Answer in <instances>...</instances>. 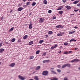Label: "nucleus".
Listing matches in <instances>:
<instances>
[{
    "label": "nucleus",
    "mask_w": 80,
    "mask_h": 80,
    "mask_svg": "<svg viewBox=\"0 0 80 80\" xmlns=\"http://www.w3.org/2000/svg\"><path fill=\"white\" fill-rule=\"evenodd\" d=\"M15 63H12L10 64L9 66H10V67H13L15 66Z\"/></svg>",
    "instance_id": "obj_4"
},
{
    "label": "nucleus",
    "mask_w": 80,
    "mask_h": 80,
    "mask_svg": "<svg viewBox=\"0 0 80 80\" xmlns=\"http://www.w3.org/2000/svg\"><path fill=\"white\" fill-rule=\"evenodd\" d=\"M58 46V45L57 44H55V46H54V48H57Z\"/></svg>",
    "instance_id": "obj_39"
},
{
    "label": "nucleus",
    "mask_w": 80,
    "mask_h": 80,
    "mask_svg": "<svg viewBox=\"0 0 80 80\" xmlns=\"http://www.w3.org/2000/svg\"><path fill=\"white\" fill-rule=\"evenodd\" d=\"M1 63H2V62H0V65H1Z\"/></svg>",
    "instance_id": "obj_60"
},
{
    "label": "nucleus",
    "mask_w": 80,
    "mask_h": 80,
    "mask_svg": "<svg viewBox=\"0 0 80 80\" xmlns=\"http://www.w3.org/2000/svg\"><path fill=\"white\" fill-rule=\"evenodd\" d=\"M57 71L58 73H60L61 72V70L60 69H57Z\"/></svg>",
    "instance_id": "obj_36"
},
{
    "label": "nucleus",
    "mask_w": 80,
    "mask_h": 80,
    "mask_svg": "<svg viewBox=\"0 0 80 80\" xmlns=\"http://www.w3.org/2000/svg\"><path fill=\"white\" fill-rule=\"evenodd\" d=\"M30 3V2H28L26 3V4L28 5H29Z\"/></svg>",
    "instance_id": "obj_37"
},
{
    "label": "nucleus",
    "mask_w": 80,
    "mask_h": 80,
    "mask_svg": "<svg viewBox=\"0 0 80 80\" xmlns=\"http://www.w3.org/2000/svg\"><path fill=\"white\" fill-rule=\"evenodd\" d=\"M74 12H77L78 11V10H76L75 9H74Z\"/></svg>",
    "instance_id": "obj_48"
},
{
    "label": "nucleus",
    "mask_w": 80,
    "mask_h": 80,
    "mask_svg": "<svg viewBox=\"0 0 80 80\" xmlns=\"http://www.w3.org/2000/svg\"><path fill=\"white\" fill-rule=\"evenodd\" d=\"M39 53H40V50L37 51L36 52V54H39Z\"/></svg>",
    "instance_id": "obj_31"
},
{
    "label": "nucleus",
    "mask_w": 80,
    "mask_h": 80,
    "mask_svg": "<svg viewBox=\"0 0 80 80\" xmlns=\"http://www.w3.org/2000/svg\"><path fill=\"white\" fill-rule=\"evenodd\" d=\"M79 70H80V67L78 68Z\"/></svg>",
    "instance_id": "obj_56"
},
{
    "label": "nucleus",
    "mask_w": 80,
    "mask_h": 80,
    "mask_svg": "<svg viewBox=\"0 0 80 80\" xmlns=\"http://www.w3.org/2000/svg\"><path fill=\"white\" fill-rule=\"evenodd\" d=\"M10 13H12V11H10Z\"/></svg>",
    "instance_id": "obj_59"
},
{
    "label": "nucleus",
    "mask_w": 80,
    "mask_h": 80,
    "mask_svg": "<svg viewBox=\"0 0 80 80\" xmlns=\"http://www.w3.org/2000/svg\"><path fill=\"white\" fill-rule=\"evenodd\" d=\"M4 51V49L1 48L0 49V53H2Z\"/></svg>",
    "instance_id": "obj_21"
},
{
    "label": "nucleus",
    "mask_w": 80,
    "mask_h": 80,
    "mask_svg": "<svg viewBox=\"0 0 80 80\" xmlns=\"http://www.w3.org/2000/svg\"><path fill=\"white\" fill-rule=\"evenodd\" d=\"M57 67H58V68H61V66H60V65H58L57 66Z\"/></svg>",
    "instance_id": "obj_41"
},
{
    "label": "nucleus",
    "mask_w": 80,
    "mask_h": 80,
    "mask_svg": "<svg viewBox=\"0 0 80 80\" xmlns=\"http://www.w3.org/2000/svg\"><path fill=\"white\" fill-rule=\"evenodd\" d=\"M64 80H68V78H64Z\"/></svg>",
    "instance_id": "obj_47"
},
{
    "label": "nucleus",
    "mask_w": 80,
    "mask_h": 80,
    "mask_svg": "<svg viewBox=\"0 0 80 80\" xmlns=\"http://www.w3.org/2000/svg\"><path fill=\"white\" fill-rule=\"evenodd\" d=\"M64 45H68V42H66L64 43Z\"/></svg>",
    "instance_id": "obj_34"
},
{
    "label": "nucleus",
    "mask_w": 80,
    "mask_h": 80,
    "mask_svg": "<svg viewBox=\"0 0 80 80\" xmlns=\"http://www.w3.org/2000/svg\"><path fill=\"white\" fill-rule=\"evenodd\" d=\"M29 29H31V28H32V24L30 23L29 24Z\"/></svg>",
    "instance_id": "obj_11"
},
{
    "label": "nucleus",
    "mask_w": 80,
    "mask_h": 80,
    "mask_svg": "<svg viewBox=\"0 0 80 80\" xmlns=\"http://www.w3.org/2000/svg\"><path fill=\"white\" fill-rule=\"evenodd\" d=\"M48 74V72L47 71H43L42 72V75L45 76L47 75Z\"/></svg>",
    "instance_id": "obj_1"
},
{
    "label": "nucleus",
    "mask_w": 80,
    "mask_h": 80,
    "mask_svg": "<svg viewBox=\"0 0 80 80\" xmlns=\"http://www.w3.org/2000/svg\"><path fill=\"white\" fill-rule=\"evenodd\" d=\"M40 66H38L36 67V70H39V69H40Z\"/></svg>",
    "instance_id": "obj_17"
},
{
    "label": "nucleus",
    "mask_w": 80,
    "mask_h": 80,
    "mask_svg": "<svg viewBox=\"0 0 80 80\" xmlns=\"http://www.w3.org/2000/svg\"><path fill=\"white\" fill-rule=\"evenodd\" d=\"M2 43H0V47H2Z\"/></svg>",
    "instance_id": "obj_49"
},
{
    "label": "nucleus",
    "mask_w": 80,
    "mask_h": 80,
    "mask_svg": "<svg viewBox=\"0 0 80 80\" xmlns=\"http://www.w3.org/2000/svg\"><path fill=\"white\" fill-rule=\"evenodd\" d=\"M67 67L66 66V64H64V65H62V68H65V67Z\"/></svg>",
    "instance_id": "obj_25"
},
{
    "label": "nucleus",
    "mask_w": 80,
    "mask_h": 80,
    "mask_svg": "<svg viewBox=\"0 0 80 80\" xmlns=\"http://www.w3.org/2000/svg\"><path fill=\"white\" fill-rule=\"evenodd\" d=\"M62 2L63 3H65L67 2V0H62Z\"/></svg>",
    "instance_id": "obj_44"
},
{
    "label": "nucleus",
    "mask_w": 80,
    "mask_h": 80,
    "mask_svg": "<svg viewBox=\"0 0 80 80\" xmlns=\"http://www.w3.org/2000/svg\"><path fill=\"white\" fill-rule=\"evenodd\" d=\"M72 51H69V53H72Z\"/></svg>",
    "instance_id": "obj_50"
},
{
    "label": "nucleus",
    "mask_w": 80,
    "mask_h": 80,
    "mask_svg": "<svg viewBox=\"0 0 80 80\" xmlns=\"http://www.w3.org/2000/svg\"><path fill=\"white\" fill-rule=\"evenodd\" d=\"M79 2V1H76L73 2V3L74 4H77Z\"/></svg>",
    "instance_id": "obj_20"
},
{
    "label": "nucleus",
    "mask_w": 80,
    "mask_h": 80,
    "mask_svg": "<svg viewBox=\"0 0 80 80\" xmlns=\"http://www.w3.org/2000/svg\"><path fill=\"white\" fill-rule=\"evenodd\" d=\"M43 3L44 4H47V1L46 0H44Z\"/></svg>",
    "instance_id": "obj_28"
},
{
    "label": "nucleus",
    "mask_w": 80,
    "mask_h": 80,
    "mask_svg": "<svg viewBox=\"0 0 80 80\" xmlns=\"http://www.w3.org/2000/svg\"><path fill=\"white\" fill-rule=\"evenodd\" d=\"M23 7H24V8H27V5H24L23 6Z\"/></svg>",
    "instance_id": "obj_42"
},
{
    "label": "nucleus",
    "mask_w": 80,
    "mask_h": 80,
    "mask_svg": "<svg viewBox=\"0 0 80 80\" xmlns=\"http://www.w3.org/2000/svg\"><path fill=\"white\" fill-rule=\"evenodd\" d=\"M33 41H31L29 42V45H32V44H33Z\"/></svg>",
    "instance_id": "obj_19"
},
{
    "label": "nucleus",
    "mask_w": 80,
    "mask_h": 80,
    "mask_svg": "<svg viewBox=\"0 0 80 80\" xmlns=\"http://www.w3.org/2000/svg\"><path fill=\"white\" fill-rule=\"evenodd\" d=\"M64 27L62 25H59L56 26V28H63Z\"/></svg>",
    "instance_id": "obj_6"
},
{
    "label": "nucleus",
    "mask_w": 80,
    "mask_h": 80,
    "mask_svg": "<svg viewBox=\"0 0 80 80\" xmlns=\"http://www.w3.org/2000/svg\"><path fill=\"white\" fill-rule=\"evenodd\" d=\"M36 5V3L35 2H33L32 3V6H35Z\"/></svg>",
    "instance_id": "obj_23"
},
{
    "label": "nucleus",
    "mask_w": 80,
    "mask_h": 80,
    "mask_svg": "<svg viewBox=\"0 0 80 80\" xmlns=\"http://www.w3.org/2000/svg\"><path fill=\"white\" fill-rule=\"evenodd\" d=\"M53 33V32L52 31H49L48 32V34L49 35H51Z\"/></svg>",
    "instance_id": "obj_18"
},
{
    "label": "nucleus",
    "mask_w": 80,
    "mask_h": 80,
    "mask_svg": "<svg viewBox=\"0 0 80 80\" xmlns=\"http://www.w3.org/2000/svg\"><path fill=\"white\" fill-rule=\"evenodd\" d=\"M21 42V40L20 39H19L18 41V42Z\"/></svg>",
    "instance_id": "obj_52"
},
{
    "label": "nucleus",
    "mask_w": 80,
    "mask_h": 80,
    "mask_svg": "<svg viewBox=\"0 0 80 80\" xmlns=\"http://www.w3.org/2000/svg\"><path fill=\"white\" fill-rule=\"evenodd\" d=\"M14 28H11L9 30V32H12V30H13L14 29Z\"/></svg>",
    "instance_id": "obj_33"
},
{
    "label": "nucleus",
    "mask_w": 80,
    "mask_h": 80,
    "mask_svg": "<svg viewBox=\"0 0 80 80\" xmlns=\"http://www.w3.org/2000/svg\"><path fill=\"white\" fill-rule=\"evenodd\" d=\"M45 37H48V35H46Z\"/></svg>",
    "instance_id": "obj_55"
},
{
    "label": "nucleus",
    "mask_w": 80,
    "mask_h": 80,
    "mask_svg": "<svg viewBox=\"0 0 80 80\" xmlns=\"http://www.w3.org/2000/svg\"><path fill=\"white\" fill-rule=\"evenodd\" d=\"M34 79H35V80H39V79H38V77L37 76H34Z\"/></svg>",
    "instance_id": "obj_10"
},
{
    "label": "nucleus",
    "mask_w": 80,
    "mask_h": 80,
    "mask_svg": "<svg viewBox=\"0 0 80 80\" xmlns=\"http://www.w3.org/2000/svg\"><path fill=\"white\" fill-rule=\"evenodd\" d=\"M61 52H62V51H60V52H59V53H61Z\"/></svg>",
    "instance_id": "obj_57"
},
{
    "label": "nucleus",
    "mask_w": 80,
    "mask_h": 80,
    "mask_svg": "<svg viewBox=\"0 0 80 80\" xmlns=\"http://www.w3.org/2000/svg\"><path fill=\"white\" fill-rule=\"evenodd\" d=\"M15 41V38H13L11 40V42H14Z\"/></svg>",
    "instance_id": "obj_27"
},
{
    "label": "nucleus",
    "mask_w": 80,
    "mask_h": 80,
    "mask_svg": "<svg viewBox=\"0 0 80 80\" xmlns=\"http://www.w3.org/2000/svg\"><path fill=\"white\" fill-rule=\"evenodd\" d=\"M29 58L30 59H33L34 58V56H31Z\"/></svg>",
    "instance_id": "obj_26"
},
{
    "label": "nucleus",
    "mask_w": 80,
    "mask_h": 80,
    "mask_svg": "<svg viewBox=\"0 0 80 80\" xmlns=\"http://www.w3.org/2000/svg\"><path fill=\"white\" fill-rule=\"evenodd\" d=\"M63 33L62 32H59L57 34L58 36H62Z\"/></svg>",
    "instance_id": "obj_15"
},
{
    "label": "nucleus",
    "mask_w": 80,
    "mask_h": 80,
    "mask_svg": "<svg viewBox=\"0 0 80 80\" xmlns=\"http://www.w3.org/2000/svg\"><path fill=\"white\" fill-rule=\"evenodd\" d=\"M43 40H40L39 43H40V44H41V43H43Z\"/></svg>",
    "instance_id": "obj_29"
},
{
    "label": "nucleus",
    "mask_w": 80,
    "mask_h": 80,
    "mask_svg": "<svg viewBox=\"0 0 80 80\" xmlns=\"http://www.w3.org/2000/svg\"><path fill=\"white\" fill-rule=\"evenodd\" d=\"M18 77L19 79H20V80H25V79H26L25 78H24L21 75H19Z\"/></svg>",
    "instance_id": "obj_3"
},
{
    "label": "nucleus",
    "mask_w": 80,
    "mask_h": 80,
    "mask_svg": "<svg viewBox=\"0 0 80 80\" xmlns=\"http://www.w3.org/2000/svg\"><path fill=\"white\" fill-rule=\"evenodd\" d=\"M80 62V60L78 59H75L72 60L71 61V62Z\"/></svg>",
    "instance_id": "obj_2"
},
{
    "label": "nucleus",
    "mask_w": 80,
    "mask_h": 80,
    "mask_svg": "<svg viewBox=\"0 0 80 80\" xmlns=\"http://www.w3.org/2000/svg\"><path fill=\"white\" fill-rule=\"evenodd\" d=\"M23 1H25V0H23Z\"/></svg>",
    "instance_id": "obj_63"
},
{
    "label": "nucleus",
    "mask_w": 80,
    "mask_h": 80,
    "mask_svg": "<svg viewBox=\"0 0 80 80\" xmlns=\"http://www.w3.org/2000/svg\"><path fill=\"white\" fill-rule=\"evenodd\" d=\"M77 48H75V50H77Z\"/></svg>",
    "instance_id": "obj_58"
},
{
    "label": "nucleus",
    "mask_w": 80,
    "mask_h": 80,
    "mask_svg": "<svg viewBox=\"0 0 80 80\" xmlns=\"http://www.w3.org/2000/svg\"><path fill=\"white\" fill-rule=\"evenodd\" d=\"M47 55V52H44L43 54V56H45V55Z\"/></svg>",
    "instance_id": "obj_38"
},
{
    "label": "nucleus",
    "mask_w": 80,
    "mask_h": 80,
    "mask_svg": "<svg viewBox=\"0 0 80 80\" xmlns=\"http://www.w3.org/2000/svg\"><path fill=\"white\" fill-rule=\"evenodd\" d=\"M50 62L49 60H44L43 61V63H46L47 62Z\"/></svg>",
    "instance_id": "obj_9"
},
{
    "label": "nucleus",
    "mask_w": 80,
    "mask_h": 80,
    "mask_svg": "<svg viewBox=\"0 0 80 80\" xmlns=\"http://www.w3.org/2000/svg\"><path fill=\"white\" fill-rule=\"evenodd\" d=\"M51 72L52 73H53V74H56V75H57V73L55 72V71H52Z\"/></svg>",
    "instance_id": "obj_32"
},
{
    "label": "nucleus",
    "mask_w": 80,
    "mask_h": 80,
    "mask_svg": "<svg viewBox=\"0 0 80 80\" xmlns=\"http://www.w3.org/2000/svg\"><path fill=\"white\" fill-rule=\"evenodd\" d=\"M62 8H63V7L61 6V7H59L57 9V10H61V9H62Z\"/></svg>",
    "instance_id": "obj_14"
},
{
    "label": "nucleus",
    "mask_w": 80,
    "mask_h": 80,
    "mask_svg": "<svg viewBox=\"0 0 80 80\" xmlns=\"http://www.w3.org/2000/svg\"><path fill=\"white\" fill-rule=\"evenodd\" d=\"M72 41H76V40L73 39H71L70 41L69 42H72Z\"/></svg>",
    "instance_id": "obj_35"
},
{
    "label": "nucleus",
    "mask_w": 80,
    "mask_h": 80,
    "mask_svg": "<svg viewBox=\"0 0 80 80\" xmlns=\"http://www.w3.org/2000/svg\"><path fill=\"white\" fill-rule=\"evenodd\" d=\"M19 5H20V4H19L18 6H19Z\"/></svg>",
    "instance_id": "obj_64"
},
{
    "label": "nucleus",
    "mask_w": 80,
    "mask_h": 80,
    "mask_svg": "<svg viewBox=\"0 0 80 80\" xmlns=\"http://www.w3.org/2000/svg\"><path fill=\"white\" fill-rule=\"evenodd\" d=\"M4 18H3V17L2 16L1 17V19H2L1 20H3V19Z\"/></svg>",
    "instance_id": "obj_54"
},
{
    "label": "nucleus",
    "mask_w": 80,
    "mask_h": 80,
    "mask_svg": "<svg viewBox=\"0 0 80 80\" xmlns=\"http://www.w3.org/2000/svg\"><path fill=\"white\" fill-rule=\"evenodd\" d=\"M56 17H52V19L53 20H55V19H56Z\"/></svg>",
    "instance_id": "obj_45"
},
{
    "label": "nucleus",
    "mask_w": 80,
    "mask_h": 80,
    "mask_svg": "<svg viewBox=\"0 0 80 80\" xmlns=\"http://www.w3.org/2000/svg\"><path fill=\"white\" fill-rule=\"evenodd\" d=\"M48 13H52V10H49L48 11Z\"/></svg>",
    "instance_id": "obj_40"
},
{
    "label": "nucleus",
    "mask_w": 80,
    "mask_h": 80,
    "mask_svg": "<svg viewBox=\"0 0 80 80\" xmlns=\"http://www.w3.org/2000/svg\"><path fill=\"white\" fill-rule=\"evenodd\" d=\"M77 6L80 7V3L78 4Z\"/></svg>",
    "instance_id": "obj_51"
},
{
    "label": "nucleus",
    "mask_w": 80,
    "mask_h": 80,
    "mask_svg": "<svg viewBox=\"0 0 80 80\" xmlns=\"http://www.w3.org/2000/svg\"><path fill=\"white\" fill-rule=\"evenodd\" d=\"M54 48H55V47H54V46H52V47H51V49H53Z\"/></svg>",
    "instance_id": "obj_46"
},
{
    "label": "nucleus",
    "mask_w": 80,
    "mask_h": 80,
    "mask_svg": "<svg viewBox=\"0 0 80 80\" xmlns=\"http://www.w3.org/2000/svg\"><path fill=\"white\" fill-rule=\"evenodd\" d=\"M75 31H72V32L69 31V34H72L74 33H75Z\"/></svg>",
    "instance_id": "obj_16"
},
{
    "label": "nucleus",
    "mask_w": 80,
    "mask_h": 80,
    "mask_svg": "<svg viewBox=\"0 0 80 80\" xmlns=\"http://www.w3.org/2000/svg\"><path fill=\"white\" fill-rule=\"evenodd\" d=\"M23 8L20 7L18 8V11H22V10H23Z\"/></svg>",
    "instance_id": "obj_8"
},
{
    "label": "nucleus",
    "mask_w": 80,
    "mask_h": 80,
    "mask_svg": "<svg viewBox=\"0 0 80 80\" xmlns=\"http://www.w3.org/2000/svg\"><path fill=\"white\" fill-rule=\"evenodd\" d=\"M52 79H51V80H58V78L56 77H53L52 78Z\"/></svg>",
    "instance_id": "obj_12"
},
{
    "label": "nucleus",
    "mask_w": 80,
    "mask_h": 80,
    "mask_svg": "<svg viewBox=\"0 0 80 80\" xmlns=\"http://www.w3.org/2000/svg\"><path fill=\"white\" fill-rule=\"evenodd\" d=\"M65 7L68 10H70L71 9V7L69 6H66Z\"/></svg>",
    "instance_id": "obj_7"
},
{
    "label": "nucleus",
    "mask_w": 80,
    "mask_h": 80,
    "mask_svg": "<svg viewBox=\"0 0 80 80\" xmlns=\"http://www.w3.org/2000/svg\"><path fill=\"white\" fill-rule=\"evenodd\" d=\"M68 53V52H64V54H67Z\"/></svg>",
    "instance_id": "obj_43"
},
{
    "label": "nucleus",
    "mask_w": 80,
    "mask_h": 80,
    "mask_svg": "<svg viewBox=\"0 0 80 80\" xmlns=\"http://www.w3.org/2000/svg\"><path fill=\"white\" fill-rule=\"evenodd\" d=\"M28 2H30V0H28Z\"/></svg>",
    "instance_id": "obj_62"
},
{
    "label": "nucleus",
    "mask_w": 80,
    "mask_h": 80,
    "mask_svg": "<svg viewBox=\"0 0 80 80\" xmlns=\"http://www.w3.org/2000/svg\"><path fill=\"white\" fill-rule=\"evenodd\" d=\"M44 21V19L43 18H40L39 20V23H42V22H43V21Z\"/></svg>",
    "instance_id": "obj_5"
},
{
    "label": "nucleus",
    "mask_w": 80,
    "mask_h": 80,
    "mask_svg": "<svg viewBox=\"0 0 80 80\" xmlns=\"http://www.w3.org/2000/svg\"><path fill=\"white\" fill-rule=\"evenodd\" d=\"M28 38V35H25V36H24L23 37V39L25 40V39H27V38Z\"/></svg>",
    "instance_id": "obj_13"
},
{
    "label": "nucleus",
    "mask_w": 80,
    "mask_h": 80,
    "mask_svg": "<svg viewBox=\"0 0 80 80\" xmlns=\"http://www.w3.org/2000/svg\"><path fill=\"white\" fill-rule=\"evenodd\" d=\"M74 28H75V29L78 28V27L75 26L74 27Z\"/></svg>",
    "instance_id": "obj_53"
},
{
    "label": "nucleus",
    "mask_w": 80,
    "mask_h": 80,
    "mask_svg": "<svg viewBox=\"0 0 80 80\" xmlns=\"http://www.w3.org/2000/svg\"><path fill=\"white\" fill-rule=\"evenodd\" d=\"M54 68H50V71H51V72H53V71H54Z\"/></svg>",
    "instance_id": "obj_30"
},
{
    "label": "nucleus",
    "mask_w": 80,
    "mask_h": 80,
    "mask_svg": "<svg viewBox=\"0 0 80 80\" xmlns=\"http://www.w3.org/2000/svg\"><path fill=\"white\" fill-rule=\"evenodd\" d=\"M71 0V1H74V0Z\"/></svg>",
    "instance_id": "obj_61"
},
{
    "label": "nucleus",
    "mask_w": 80,
    "mask_h": 80,
    "mask_svg": "<svg viewBox=\"0 0 80 80\" xmlns=\"http://www.w3.org/2000/svg\"><path fill=\"white\" fill-rule=\"evenodd\" d=\"M66 67H70V64H66Z\"/></svg>",
    "instance_id": "obj_22"
},
{
    "label": "nucleus",
    "mask_w": 80,
    "mask_h": 80,
    "mask_svg": "<svg viewBox=\"0 0 80 80\" xmlns=\"http://www.w3.org/2000/svg\"><path fill=\"white\" fill-rule=\"evenodd\" d=\"M59 14H60L61 15H62V13H63V11H59Z\"/></svg>",
    "instance_id": "obj_24"
}]
</instances>
